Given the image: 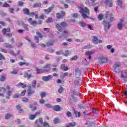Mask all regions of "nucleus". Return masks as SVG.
Masks as SVG:
<instances>
[{
	"label": "nucleus",
	"instance_id": "nucleus-5",
	"mask_svg": "<svg viewBox=\"0 0 127 127\" xmlns=\"http://www.w3.org/2000/svg\"><path fill=\"white\" fill-rule=\"evenodd\" d=\"M103 24L104 26V30L106 32H108V30L111 28V23L108 22L107 20H104L103 21Z\"/></svg>",
	"mask_w": 127,
	"mask_h": 127
},
{
	"label": "nucleus",
	"instance_id": "nucleus-59",
	"mask_svg": "<svg viewBox=\"0 0 127 127\" xmlns=\"http://www.w3.org/2000/svg\"><path fill=\"white\" fill-rule=\"evenodd\" d=\"M37 35H38L40 38H42V35L39 32H37L36 33Z\"/></svg>",
	"mask_w": 127,
	"mask_h": 127
},
{
	"label": "nucleus",
	"instance_id": "nucleus-8",
	"mask_svg": "<svg viewBox=\"0 0 127 127\" xmlns=\"http://www.w3.org/2000/svg\"><path fill=\"white\" fill-rule=\"evenodd\" d=\"M51 66V64H47L44 66V71L45 72H50V70H51V67L50 66Z\"/></svg>",
	"mask_w": 127,
	"mask_h": 127
},
{
	"label": "nucleus",
	"instance_id": "nucleus-47",
	"mask_svg": "<svg viewBox=\"0 0 127 127\" xmlns=\"http://www.w3.org/2000/svg\"><path fill=\"white\" fill-rule=\"evenodd\" d=\"M109 14H110V12L109 11H106L105 15V17H106V18H108L109 17Z\"/></svg>",
	"mask_w": 127,
	"mask_h": 127
},
{
	"label": "nucleus",
	"instance_id": "nucleus-9",
	"mask_svg": "<svg viewBox=\"0 0 127 127\" xmlns=\"http://www.w3.org/2000/svg\"><path fill=\"white\" fill-rule=\"evenodd\" d=\"M92 41L95 44H98V43H102L103 42V41L98 39V38L95 36H93V39L92 40Z\"/></svg>",
	"mask_w": 127,
	"mask_h": 127
},
{
	"label": "nucleus",
	"instance_id": "nucleus-52",
	"mask_svg": "<svg viewBox=\"0 0 127 127\" xmlns=\"http://www.w3.org/2000/svg\"><path fill=\"white\" fill-rule=\"evenodd\" d=\"M0 51H1V52H3L4 53H7V51H6V50H5V49H3V48H0Z\"/></svg>",
	"mask_w": 127,
	"mask_h": 127
},
{
	"label": "nucleus",
	"instance_id": "nucleus-32",
	"mask_svg": "<svg viewBox=\"0 0 127 127\" xmlns=\"http://www.w3.org/2000/svg\"><path fill=\"white\" fill-rule=\"evenodd\" d=\"M68 35H69V31H68V30H65L64 31V36L65 37H67V36H68Z\"/></svg>",
	"mask_w": 127,
	"mask_h": 127
},
{
	"label": "nucleus",
	"instance_id": "nucleus-33",
	"mask_svg": "<svg viewBox=\"0 0 127 127\" xmlns=\"http://www.w3.org/2000/svg\"><path fill=\"white\" fill-rule=\"evenodd\" d=\"M56 54H57V55H62V54H63V50H61L59 51L56 52Z\"/></svg>",
	"mask_w": 127,
	"mask_h": 127
},
{
	"label": "nucleus",
	"instance_id": "nucleus-60",
	"mask_svg": "<svg viewBox=\"0 0 127 127\" xmlns=\"http://www.w3.org/2000/svg\"><path fill=\"white\" fill-rule=\"evenodd\" d=\"M58 123H59V119H58V118H56L54 120V123L57 124Z\"/></svg>",
	"mask_w": 127,
	"mask_h": 127
},
{
	"label": "nucleus",
	"instance_id": "nucleus-12",
	"mask_svg": "<svg viewBox=\"0 0 127 127\" xmlns=\"http://www.w3.org/2000/svg\"><path fill=\"white\" fill-rule=\"evenodd\" d=\"M123 21L124 19H121V21L119 22L117 25V27L119 30L123 29V26H124V24L123 23Z\"/></svg>",
	"mask_w": 127,
	"mask_h": 127
},
{
	"label": "nucleus",
	"instance_id": "nucleus-15",
	"mask_svg": "<svg viewBox=\"0 0 127 127\" xmlns=\"http://www.w3.org/2000/svg\"><path fill=\"white\" fill-rule=\"evenodd\" d=\"M6 89L3 87H0V96L3 97L4 95L3 94L4 93H5Z\"/></svg>",
	"mask_w": 127,
	"mask_h": 127
},
{
	"label": "nucleus",
	"instance_id": "nucleus-19",
	"mask_svg": "<svg viewBox=\"0 0 127 127\" xmlns=\"http://www.w3.org/2000/svg\"><path fill=\"white\" fill-rule=\"evenodd\" d=\"M29 90L28 91V96H31L32 94H34L35 93V90H30L31 89V86H29Z\"/></svg>",
	"mask_w": 127,
	"mask_h": 127
},
{
	"label": "nucleus",
	"instance_id": "nucleus-14",
	"mask_svg": "<svg viewBox=\"0 0 127 127\" xmlns=\"http://www.w3.org/2000/svg\"><path fill=\"white\" fill-rule=\"evenodd\" d=\"M65 13L64 11H62L61 13H57L56 15L57 18L60 19V18H63V16L65 15Z\"/></svg>",
	"mask_w": 127,
	"mask_h": 127
},
{
	"label": "nucleus",
	"instance_id": "nucleus-61",
	"mask_svg": "<svg viewBox=\"0 0 127 127\" xmlns=\"http://www.w3.org/2000/svg\"><path fill=\"white\" fill-rule=\"evenodd\" d=\"M41 97H45L46 96V93L44 92L40 93Z\"/></svg>",
	"mask_w": 127,
	"mask_h": 127
},
{
	"label": "nucleus",
	"instance_id": "nucleus-48",
	"mask_svg": "<svg viewBox=\"0 0 127 127\" xmlns=\"http://www.w3.org/2000/svg\"><path fill=\"white\" fill-rule=\"evenodd\" d=\"M70 55V52H69V51L68 50L65 51L64 54V56H68V55Z\"/></svg>",
	"mask_w": 127,
	"mask_h": 127
},
{
	"label": "nucleus",
	"instance_id": "nucleus-58",
	"mask_svg": "<svg viewBox=\"0 0 127 127\" xmlns=\"http://www.w3.org/2000/svg\"><path fill=\"white\" fill-rule=\"evenodd\" d=\"M35 40L37 43H38L39 42V39H38V37L37 36H35Z\"/></svg>",
	"mask_w": 127,
	"mask_h": 127
},
{
	"label": "nucleus",
	"instance_id": "nucleus-36",
	"mask_svg": "<svg viewBox=\"0 0 127 127\" xmlns=\"http://www.w3.org/2000/svg\"><path fill=\"white\" fill-rule=\"evenodd\" d=\"M40 6H41V3H36L33 6V7H39Z\"/></svg>",
	"mask_w": 127,
	"mask_h": 127
},
{
	"label": "nucleus",
	"instance_id": "nucleus-64",
	"mask_svg": "<svg viewBox=\"0 0 127 127\" xmlns=\"http://www.w3.org/2000/svg\"><path fill=\"white\" fill-rule=\"evenodd\" d=\"M118 1V4L119 5H122V3H123V2L121 0H117Z\"/></svg>",
	"mask_w": 127,
	"mask_h": 127
},
{
	"label": "nucleus",
	"instance_id": "nucleus-26",
	"mask_svg": "<svg viewBox=\"0 0 127 127\" xmlns=\"http://www.w3.org/2000/svg\"><path fill=\"white\" fill-rule=\"evenodd\" d=\"M92 113L95 114H99V110H98L97 108H93Z\"/></svg>",
	"mask_w": 127,
	"mask_h": 127
},
{
	"label": "nucleus",
	"instance_id": "nucleus-27",
	"mask_svg": "<svg viewBox=\"0 0 127 127\" xmlns=\"http://www.w3.org/2000/svg\"><path fill=\"white\" fill-rule=\"evenodd\" d=\"M125 74H126V76L125 74L122 73L121 74V78H123V79H125L126 77L127 78V70L125 71Z\"/></svg>",
	"mask_w": 127,
	"mask_h": 127
},
{
	"label": "nucleus",
	"instance_id": "nucleus-41",
	"mask_svg": "<svg viewBox=\"0 0 127 127\" xmlns=\"http://www.w3.org/2000/svg\"><path fill=\"white\" fill-rule=\"evenodd\" d=\"M3 7H9V4H7V3L5 2L2 5Z\"/></svg>",
	"mask_w": 127,
	"mask_h": 127
},
{
	"label": "nucleus",
	"instance_id": "nucleus-53",
	"mask_svg": "<svg viewBox=\"0 0 127 127\" xmlns=\"http://www.w3.org/2000/svg\"><path fill=\"white\" fill-rule=\"evenodd\" d=\"M29 107L31 109H32V110H36V109H37V107H35V106H33L32 105H30Z\"/></svg>",
	"mask_w": 127,
	"mask_h": 127
},
{
	"label": "nucleus",
	"instance_id": "nucleus-44",
	"mask_svg": "<svg viewBox=\"0 0 127 127\" xmlns=\"http://www.w3.org/2000/svg\"><path fill=\"white\" fill-rule=\"evenodd\" d=\"M52 21H53V19L52 18H49L48 19L46 20V22H47V23L52 22Z\"/></svg>",
	"mask_w": 127,
	"mask_h": 127
},
{
	"label": "nucleus",
	"instance_id": "nucleus-11",
	"mask_svg": "<svg viewBox=\"0 0 127 127\" xmlns=\"http://www.w3.org/2000/svg\"><path fill=\"white\" fill-rule=\"evenodd\" d=\"M40 114V112H37L35 113L34 115L30 114L29 116V120H34L35 118Z\"/></svg>",
	"mask_w": 127,
	"mask_h": 127
},
{
	"label": "nucleus",
	"instance_id": "nucleus-6",
	"mask_svg": "<svg viewBox=\"0 0 127 127\" xmlns=\"http://www.w3.org/2000/svg\"><path fill=\"white\" fill-rule=\"evenodd\" d=\"M9 31H10V28H9L7 29L3 28L2 30L3 34L6 35V37L10 38L12 36V34L9 33H6V32H9Z\"/></svg>",
	"mask_w": 127,
	"mask_h": 127
},
{
	"label": "nucleus",
	"instance_id": "nucleus-42",
	"mask_svg": "<svg viewBox=\"0 0 127 127\" xmlns=\"http://www.w3.org/2000/svg\"><path fill=\"white\" fill-rule=\"evenodd\" d=\"M72 17H74L75 18H77L78 17V14L77 13H74L71 14Z\"/></svg>",
	"mask_w": 127,
	"mask_h": 127
},
{
	"label": "nucleus",
	"instance_id": "nucleus-22",
	"mask_svg": "<svg viewBox=\"0 0 127 127\" xmlns=\"http://www.w3.org/2000/svg\"><path fill=\"white\" fill-rule=\"evenodd\" d=\"M3 46L4 47H6V48H12V46L10 45V44H8L7 43H4L3 44Z\"/></svg>",
	"mask_w": 127,
	"mask_h": 127
},
{
	"label": "nucleus",
	"instance_id": "nucleus-2",
	"mask_svg": "<svg viewBox=\"0 0 127 127\" xmlns=\"http://www.w3.org/2000/svg\"><path fill=\"white\" fill-rule=\"evenodd\" d=\"M35 124L37 127H49V124L48 123L45 122L43 124V120L41 118L37 120Z\"/></svg>",
	"mask_w": 127,
	"mask_h": 127
},
{
	"label": "nucleus",
	"instance_id": "nucleus-29",
	"mask_svg": "<svg viewBox=\"0 0 127 127\" xmlns=\"http://www.w3.org/2000/svg\"><path fill=\"white\" fill-rule=\"evenodd\" d=\"M25 78H28V79H29V78H31L32 77V75L31 74H28V73L26 72L24 74Z\"/></svg>",
	"mask_w": 127,
	"mask_h": 127
},
{
	"label": "nucleus",
	"instance_id": "nucleus-43",
	"mask_svg": "<svg viewBox=\"0 0 127 127\" xmlns=\"http://www.w3.org/2000/svg\"><path fill=\"white\" fill-rule=\"evenodd\" d=\"M9 118H11V115L10 114H6L5 116V119H6V120H8Z\"/></svg>",
	"mask_w": 127,
	"mask_h": 127
},
{
	"label": "nucleus",
	"instance_id": "nucleus-28",
	"mask_svg": "<svg viewBox=\"0 0 127 127\" xmlns=\"http://www.w3.org/2000/svg\"><path fill=\"white\" fill-rule=\"evenodd\" d=\"M23 11L24 14H29V10L27 8H24L23 9Z\"/></svg>",
	"mask_w": 127,
	"mask_h": 127
},
{
	"label": "nucleus",
	"instance_id": "nucleus-25",
	"mask_svg": "<svg viewBox=\"0 0 127 127\" xmlns=\"http://www.w3.org/2000/svg\"><path fill=\"white\" fill-rule=\"evenodd\" d=\"M44 71V69L36 68L37 74H40L41 73H43Z\"/></svg>",
	"mask_w": 127,
	"mask_h": 127
},
{
	"label": "nucleus",
	"instance_id": "nucleus-31",
	"mask_svg": "<svg viewBox=\"0 0 127 127\" xmlns=\"http://www.w3.org/2000/svg\"><path fill=\"white\" fill-rule=\"evenodd\" d=\"M104 15H103L102 14H100L98 15V18L99 20H103V19H104Z\"/></svg>",
	"mask_w": 127,
	"mask_h": 127
},
{
	"label": "nucleus",
	"instance_id": "nucleus-10",
	"mask_svg": "<svg viewBox=\"0 0 127 127\" xmlns=\"http://www.w3.org/2000/svg\"><path fill=\"white\" fill-rule=\"evenodd\" d=\"M53 78V76L52 75H49L46 76H43L42 80L43 81H45L46 82H47L48 81H49L50 80H51Z\"/></svg>",
	"mask_w": 127,
	"mask_h": 127
},
{
	"label": "nucleus",
	"instance_id": "nucleus-50",
	"mask_svg": "<svg viewBox=\"0 0 127 127\" xmlns=\"http://www.w3.org/2000/svg\"><path fill=\"white\" fill-rule=\"evenodd\" d=\"M52 45H53V41H51L47 43V46H52Z\"/></svg>",
	"mask_w": 127,
	"mask_h": 127
},
{
	"label": "nucleus",
	"instance_id": "nucleus-3",
	"mask_svg": "<svg viewBox=\"0 0 127 127\" xmlns=\"http://www.w3.org/2000/svg\"><path fill=\"white\" fill-rule=\"evenodd\" d=\"M121 67H122L121 63L119 62L115 63L113 65L114 72L115 73H120L121 72Z\"/></svg>",
	"mask_w": 127,
	"mask_h": 127
},
{
	"label": "nucleus",
	"instance_id": "nucleus-49",
	"mask_svg": "<svg viewBox=\"0 0 127 127\" xmlns=\"http://www.w3.org/2000/svg\"><path fill=\"white\" fill-rule=\"evenodd\" d=\"M66 117H68V118H70V117H72V114L70 112H67L66 113Z\"/></svg>",
	"mask_w": 127,
	"mask_h": 127
},
{
	"label": "nucleus",
	"instance_id": "nucleus-45",
	"mask_svg": "<svg viewBox=\"0 0 127 127\" xmlns=\"http://www.w3.org/2000/svg\"><path fill=\"white\" fill-rule=\"evenodd\" d=\"M18 70L17 69H14L13 71L10 72V74H17Z\"/></svg>",
	"mask_w": 127,
	"mask_h": 127
},
{
	"label": "nucleus",
	"instance_id": "nucleus-20",
	"mask_svg": "<svg viewBox=\"0 0 127 127\" xmlns=\"http://www.w3.org/2000/svg\"><path fill=\"white\" fill-rule=\"evenodd\" d=\"M8 52V53H9V54H11V55H13V56H16V55H17V54H19V53H20V51H18L17 54H14V52L12 50L9 51Z\"/></svg>",
	"mask_w": 127,
	"mask_h": 127
},
{
	"label": "nucleus",
	"instance_id": "nucleus-62",
	"mask_svg": "<svg viewBox=\"0 0 127 127\" xmlns=\"http://www.w3.org/2000/svg\"><path fill=\"white\" fill-rule=\"evenodd\" d=\"M45 103V101L43 99H40L39 100V103L40 104H44Z\"/></svg>",
	"mask_w": 127,
	"mask_h": 127
},
{
	"label": "nucleus",
	"instance_id": "nucleus-1",
	"mask_svg": "<svg viewBox=\"0 0 127 127\" xmlns=\"http://www.w3.org/2000/svg\"><path fill=\"white\" fill-rule=\"evenodd\" d=\"M80 12L81 13V16L83 18H90L88 15H90V10L87 7L81 5L80 6Z\"/></svg>",
	"mask_w": 127,
	"mask_h": 127
},
{
	"label": "nucleus",
	"instance_id": "nucleus-55",
	"mask_svg": "<svg viewBox=\"0 0 127 127\" xmlns=\"http://www.w3.org/2000/svg\"><path fill=\"white\" fill-rule=\"evenodd\" d=\"M0 14L2 16H4L5 15H6V14H5V13H4L2 10H0Z\"/></svg>",
	"mask_w": 127,
	"mask_h": 127
},
{
	"label": "nucleus",
	"instance_id": "nucleus-54",
	"mask_svg": "<svg viewBox=\"0 0 127 127\" xmlns=\"http://www.w3.org/2000/svg\"><path fill=\"white\" fill-rule=\"evenodd\" d=\"M5 80V75H2L0 77V81L2 82L4 81Z\"/></svg>",
	"mask_w": 127,
	"mask_h": 127
},
{
	"label": "nucleus",
	"instance_id": "nucleus-51",
	"mask_svg": "<svg viewBox=\"0 0 127 127\" xmlns=\"http://www.w3.org/2000/svg\"><path fill=\"white\" fill-rule=\"evenodd\" d=\"M63 91V87L62 86H61L60 88L58 90V92H59V93H60V94H61V93H62Z\"/></svg>",
	"mask_w": 127,
	"mask_h": 127
},
{
	"label": "nucleus",
	"instance_id": "nucleus-37",
	"mask_svg": "<svg viewBox=\"0 0 127 127\" xmlns=\"http://www.w3.org/2000/svg\"><path fill=\"white\" fill-rule=\"evenodd\" d=\"M76 126V123H69L68 124V126H66V127H75Z\"/></svg>",
	"mask_w": 127,
	"mask_h": 127
},
{
	"label": "nucleus",
	"instance_id": "nucleus-63",
	"mask_svg": "<svg viewBox=\"0 0 127 127\" xmlns=\"http://www.w3.org/2000/svg\"><path fill=\"white\" fill-rule=\"evenodd\" d=\"M39 18H40V19H44V18H45V16L44 14H42L39 16Z\"/></svg>",
	"mask_w": 127,
	"mask_h": 127
},
{
	"label": "nucleus",
	"instance_id": "nucleus-4",
	"mask_svg": "<svg viewBox=\"0 0 127 127\" xmlns=\"http://www.w3.org/2000/svg\"><path fill=\"white\" fill-rule=\"evenodd\" d=\"M56 26L58 30H59V31H61L62 29H64V27H66V26H67V23L64 22H62L60 24H57Z\"/></svg>",
	"mask_w": 127,
	"mask_h": 127
},
{
	"label": "nucleus",
	"instance_id": "nucleus-16",
	"mask_svg": "<svg viewBox=\"0 0 127 127\" xmlns=\"http://www.w3.org/2000/svg\"><path fill=\"white\" fill-rule=\"evenodd\" d=\"M28 21L31 25H33L34 26V25H36V24H37L36 21H32V18H29L28 19Z\"/></svg>",
	"mask_w": 127,
	"mask_h": 127
},
{
	"label": "nucleus",
	"instance_id": "nucleus-18",
	"mask_svg": "<svg viewBox=\"0 0 127 127\" xmlns=\"http://www.w3.org/2000/svg\"><path fill=\"white\" fill-rule=\"evenodd\" d=\"M53 109L54 111H56L57 112H59V111H61V108L60 106H59V105H56V106L53 107Z\"/></svg>",
	"mask_w": 127,
	"mask_h": 127
},
{
	"label": "nucleus",
	"instance_id": "nucleus-35",
	"mask_svg": "<svg viewBox=\"0 0 127 127\" xmlns=\"http://www.w3.org/2000/svg\"><path fill=\"white\" fill-rule=\"evenodd\" d=\"M7 95H8L6 96V99H9L10 95H11V91L10 90L8 91L7 92Z\"/></svg>",
	"mask_w": 127,
	"mask_h": 127
},
{
	"label": "nucleus",
	"instance_id": "nucleus-40",
	"mask_svg": "<svg viewBox=\"0 0 127 127\" xmlns=\"http://www.w3.org/2000/svg\"><path fill=\"white\" fill-rule=\"evenodd\" d=\"M45 107H46L47 108H51L53 107L52 106V105L50 104H45Z\"/></svg>",
	"mask_w": 127,
	"mask_h": 127
},
{
	"label": "nucleus",
	"instance_id": "nucleus-46",
	"mask_svg": "<svg viewBox=\"0 0 127 127\" xmlns=\"http://www.w3.org/2000/svg\"><path fill=\"white\" fill-rule=\"evenodd\" d=\"M17 110H18L19 111H20V112H19L20 114H21V113H22V112H23V111H22V110L21 109V107H20V106H18L17 107Z\"/></svg>",
	"mask_w": 127,
	"mask_h": 127
},
{
	"label": "nucleus",
	"instance_id": "nucleus-34",
	"mask_svg": "<svg viewBox=\"0 0 127 127\" xmlns=\"http://www.w3.org/2000/svg\"><path fill=\"white\" fill-rule=\"evenodd\" d=\"M74 114L75 117H78V118H80V112H78L77 111H76V110H74Z\"/></svg>",
	"mask_w": 127,
	"mask_h": 127
},
{
	"label": "nucleus",
	"instance_id": "nucleus-39",
	"mask_svg": "<svg viewBox=\"0 0 127 127\" xmlns=\"http://www.w3.org/2000/svg\"><path fill=\"white\" fill-rule=\"evenodd\" d=\"M77 59H78V57L77 56H74L70 59V61H73V60H77Z\"/></svg>",
	"mask_w": 127,
	"mask_h": 127
},
{
	"label": "nucleus",
	"instance_id": "nucleus-13",
	"mask_svg": "<svg viewBox=\"0 0 127 127\" xmlns=\"http://www.w3.org/2000/svg\"><path fill=\"white\" fill-rule=\"evenodd\" d=\"M95 53L94 51H88V52H85V55H86V56H88V59L89 60H91V57L92 55H93V54H94Z\"/></svg>",
	"mask_w": 127,
	"mask_h": 127
},
{
	"label": "nucleus",
	"instance_id": "nucleus-17",
	"mask_svg": "<svg viewBox=\"0 0 127 127\" xmlns=\"http://www.w3.org/2000/svg\"><path fill=\"white\" fill-rule=\"evenodd\" d=\"M105 1V3L107 5H109L110 7L113 6V2L110 1V0H104Z\"/></svg>",
	"mask_w": 127,
	"mask_h": 127
},
{
	"label": "nucleus",
	"instance_id": "nucleus-24",
	"mask_svg": "<svg viewBox=\"0 0 127 127\" xmlns=\"http://www.w3.org/2000/svg\"><path fill=\"white\" fill-rule=\"evenodd\" d=\"M75 74L76 78H79L80 77V70L76 69Z\"/></svg>",
	"mask_w": 127,
	"mask_h": 127
},
{
	"label": "nucleus",
	"instance_id": "nucleus-23",
	"mask_svg": "<svg viewBox=\"0 0 127 127\" xmlns=\"http://www.w3.org/2000/svg\"><path fill=\"white\" fill-rule=\"evenodd\" d=\"M52 9H53V7H50L47 9H44V11L46 12V13H49V12H50Z\"/></svg>",
	"mask_w": 127,
	"mask_h": 127
},
{
	"label": "nucleus",
	"instance_id": "nucleus-30",
	"mask_svg": "<svg viewBox=\"0 0 127 127\" xmlns=\"http://www.w3.org/2000/svg\"><path fill=\"white\" fill-rule=\"evenodd\" d=\"M65 77H68V72L62 73L61 75V78H65Z\"/></svg>",
	"mask_w": 127,
	"mask_h": 127
},
{
	"label": "nucleus",
	"instance_id": "nucleus-56",
	"mask_svg": "<svg viewBox=\"0 0 127 127\" xmlns=\"http://www.w3.org/2000/svg\"><path fill=\"white\" fill-rule=\"evenodd\" d=\"M23 102L24 103H26L27 102H28V98L26 97L23 98Z\"/></svg>",
	"mask_w": 127,
	"mask_h": 127
},
{
	"label": "nucleus",
	"instance_id": "nucleus-38",
	"mask_svg": "<svg viewBox=\"0 0 127 127\" xmlns=\"http://www.w3.org/2000/svg\"><path fill=\"white\" fill-rule=\"evenodd\" d=\"M80 23L82 27H85L86 25H87V24H85V22H83L82 21H80Z\"/></svg>",
	"mask_w": 127,
	"mask_h": 127
},
{
	"label": "nucleus",
	"instance_id": "nucleus-57",
	"mask_svg": "<svg viewBox=\"0 0 127 127\" xmlns=\"http://www.w3.org/2000/svg\"><path fill=\"white\" fill-rule=\"evenodd\" d=\"M114 19H115V18H114V17H113V14H111L110 21H114Z\"/></svg>",
	"mask_w": 127,
	"mask_h": 127
},
{
	"label": "nucleus",
	"instance_id": "nucleus-21",
	"mask_svg": "<svg viewBox=\"0 0 127 127\" xmlns=\"http://www.w3.org/2000/svg\"><path fill=\"white\" fill-rule=\"evenodd\" d=\"M61 68L64 71H68V67L65 66V64H63L61 65Z\"/></svg>",
	"mask_w": 127,
	"mask_h": 127
},
{
	"label": "nucleus",
	"instance_id": "nucleus-7",
	"mask_svg": "<svg viewBox=\"0 0 127 127\" xmlns=\"http://www.w3.org/2000/svg\"><path fill=\"white\" fill-rule=\"evenodd\" d=\"M98 60L99 64H104V63H108L109 62L108 59L103 57L99 58Z\"/></svg>",
	"mask_w": 127,
	"mask_h": 127
}]
</instances>
